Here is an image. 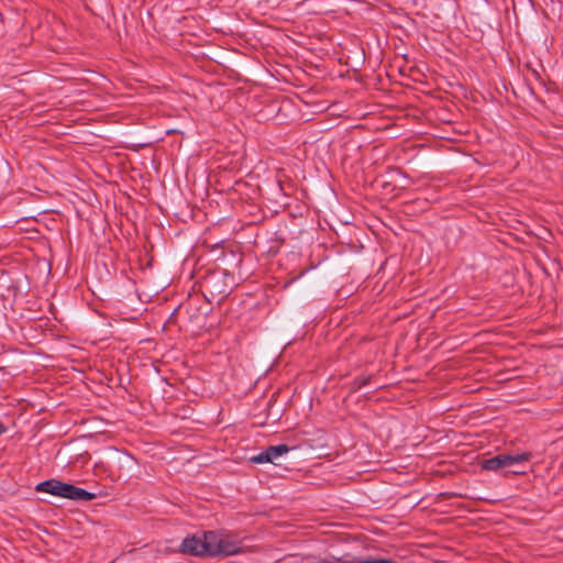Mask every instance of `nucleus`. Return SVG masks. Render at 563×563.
I'll list each match as a JSON object with an SVG mask.
<instances>
[{
	"mask_svg": "<svg viewBox=\"0 0 563 563\" xmlns=\"http://www.w3.org/2000/svg\"><path fill=\"white\" fill-rule=\"evenodd\" d=\"M209 556H229L243 552L241 542L227 531H207Z\"/></svg>",
	"mask_w": 563,
	"mask_h": 563,
	"instance_id": "nucleus-1",
	"label": "nucleus"
},
{
	"mask_svg": "<svg viewBox=\"0 0 563 563\" xmlns=\"http://www.w3.org/2000/svg\"><path fill=\"white\" fill-rule=\"evenodd\" d=\"M36 490L71 500H92L96 497L92 493L56 479H48L40 483L36 486Z\"/></svg>",
	"mask_w": 563,
	"mask_h": 563,
	"instance_id": "nucleus-2",
	"label": "nucleus"
},
{
	"mask_svg": "<svg viewBox=\"0 0 563 563\" xmlns=\"http://www.w3.org/2000/svg\"><path fill=\"white\" fill-rule=\"evenodd\" d=\"M208 543L207 531L201 534H192L184 539L180 552L194 556H209Z\"/></svg>",
	"mask_w": 563,
	"mask_h": 563,
	"instance_id": "nucleus-3",
	"label": "nucleus"
},
{
	"mask_svg": "<svg viewBox=\"0 0 563 563\" xmlns=\"http://www.w3.org/2000/svg\"><path fill=\"white\" fill-rule=\"evenodd\" d=\"M289 452V448L286 444H278L267 448L260 454L252 456L251 462L253 463H275V461Z\"/></svg>",
	"mask_w": 563,
	"mask_h": 563,
	"instance_id": "nucleus-4",
	"label": "nucleus"
},
{
	"mask_svg": "<svg viewBox=\"0 0 563 563\" xmlns=\"http://www.w3.org/2000/svg\"><path fill=\"white\" fill-rule=\"evenodd\" d=\"M505 467L521 464L528 462L531 459L530 453H519V454H500Z\"/></svg>",
	"mask_w": 563,
	"mask_h": 563,
	"instance_id": "nucleus-5",
	"label": "nucleus"
},
{
	"mask_svg": "<svg viewBox=\"0 0 563 563\" xmlns=\"http://www.w3.org/2000/svg\"><path fill=\"white\" fill-rule=\"evenodd\" d=\"M481 467L483 470H487V471H497V470H500V468H504L505 465H504V462H503V459H501V455H496L494 457H490V459H487V460H484L479 463Z\"/></svg>",
	"mask_w": 563,
	"mask_h": 563,
	"instance_id": "nucleus-6",
	"label": "nucleus"
},
{
	"mask_svg": "<svg viewBox=\"0 0 563 563\" xmlns=\"http://www.w3.org/2000/svg\"><path fill=\"white\" fill-rule=\"evenodd\" d=\"M4 431H5V428L2 424H0V434H2Z\"/></svg>",
	"mask_w": 563,
	"mask_h": 563,
	"instance_id": "nucleus-7",
	"label": "nucleus"
}]
</instances>
